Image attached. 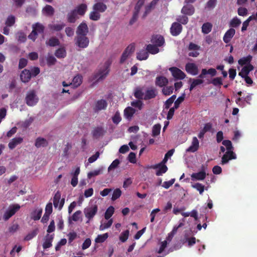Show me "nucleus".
Wrapping results in <instances>:
<instances>
[{
  "label": "nucleus",
  "mask_w": 257,
  "mask_h": 257,
  "mask_svg": "<svg viewBox=\"0 0 257 257\" xmlns=\"http://www.w3.org/2000/svg\"><path fill=\"white\" fill-rule=\"evenodd\" d=\"M222 145L226 147L227 152L222 156L221 158L222 165L227 164L228 161L232 159H235L236 158L235 154L232 151L233 147L232 143L229 140H224L222 141Z\"/></svg>",
  "instance_id": "1"
},
{
  "label": "nucleus",
  "mask_w": 257,
  "mask_h": 257,
  "mask_svg": "<svg viewBox=\"0 0 257 257\" xmlns=\"http://www.w3.org/2000/svg\"><path fill=\"white\" fill-rule=\"evenodd\" d=\"M98 207L96 204H89L84 209L85 217L88 219L87 223L92 219L97 212Z\"/></svg>",
  "instance_id": "2"
},
{
  "label": "nucleus",
  "mask_w": 257,
  "mask_h": 257,
  "mask_svg": "<svg viewBox=\"0 0 257 257\" xmlns=\"http://www.w3.org/2000/svg\"><path fill=\"white\" fill-rule=\"evenodd\" d=\"M74 41L75 45L81 49L86 48L89 43V39L85 36H76Z\"/></svg>",
  "instance_id": "3"
},
{
  "label": "nucleus",
  "mask_w": 257,
  "mask_h": 257,
  "mask_svg": "<svg viewBox=\"0 0 257 257\" xmlns=\"http://www.w3.org/2000/svg\"><path fill=\"white\" fill-rule=\"evenodd\" d=\"M111 62L109 61H107L104 64L102 68H101L98 73L96 75L95 78L97 79V81H100L103 80L108 75L109 72V66Z\"/></svg>",
  "instance_id": "4"
},
{
  "label": "nucleus",
  "mask_w": 257,
  "mask_h": 257,
  "mask_svg": "<svg viewBox=\"0 0 257 257\" xmlns=\"http://www.w3.org/2000/svg\"><path fill=\"white\" fill-rule=\"evenodd\" d=\"M26 102L29 106H34L38 102L39 98L34 90H30L28 92L26 96Z\"/></svg>",
  "instance_id": "5"
},
{
  "label": "nucleus",
  "mask_w": 257,
  "mask_h": 257,
  "mask_svg": "<svg viewBox=\"0 0 257 257\" xmlns=\"http://www.w3.org/2000/svg\"><path fill=\"white\" fill-rule=\"evenodd\" d=\"M20 208L19 204H14L10 206L8 209L6 211L3 216L5 220H8L11 217L15 214V213Z\"/></svg>",
  "instance_id": "6"
},
{
  "label": "nucleus",
  "mask_w": 257,
  "mask_h": 257,
  "mask_svg": "<svg viewBox=\"0 0 257 257\" xmlns=\"http://www.w3.org/2000/svg\"><path fill=\"white\" fill-rule=\"evenodd\" d=\"M135 51V46L133 45H130L123 52L120 59V63L123 64L127 59L131 56Z\"/></svg>",
  "instance_id": "7"
},
{
  "label": "nucleus",
  "mask_w": 257,
  "mask_h": 257,
  "mask_svg": "<svg viewBox=\"0 0 257 257\" xmlns=\"http://www.w3.org/2000/svg\"><path fill=\"white\" fill-rule=\"evenodd\" d=\"M65 202V199H61V193L60 192L57 191L53 198V204L55 208L58 207L59 210H61L63 207Z\"/></svg>",
  "instance_id": "8"
},
{
  "label": "nucleus",
  "mask_w": 257,
  "mask_h": 257,
  "mask_svg": "<svg viewBox=\"0 0 257 257\" xmlns=\"http://www.w3.org/2000/svg\"><path fill=\"white\" fill-rule=\"evenodd\" d=\"M169 70L175 79L182 80L186 77L185 74L180 69L176 67H171Z\"/></svg>",
  "instance_id": "9"
},
{
  "label": "nucleus",
  "mask_w": 257,
  "mask_h": 257,
  "mask_svg": "<svg viewBox=\"0 0 257 257\" xmlns=\"http://www.w3.org/2000/svg\"><path fill=\"white\" fill-rule=\"evenodd\" d=\"M89 31L88 26L85 22L81 23L77 28L76 36H86Z\"/></svg>",
  "instance_id": "10"
},
{
  "label": "nucleus",
  "mask_w": 257,
  "mask_h": 257,
  "mask_svg": "<svg viewBox=\"0 0 257 257\" xmlns=\"http://www.w3.org/2000/svg\"><path fill=\"white\" fill-rule=\"evenodd\" d=\"M185 70L192 75H197L199 72L198 67L193 63H187L185 66Z\"/></svg>",
  "instance_id": "11"
},
{
  "label": "nucleus",
  "mask_w": 257,
  "mask_h": 257,
  "mask_svg": "<svg viewBox=\"0 0 257 257\" xmlns=\"http://www.w3.org/2000/svg\"><path fill=\"white\" fill-rule=\"evenodd\" d=\"M151 41L152 44L158 47H161L165 43V40L164 37L160 35L153 36Z\"/></svg>",
  "instance_id": "12"
},
{
  "label": "nucleus",
  "mask_w": 257,
  "mask_h": 257,
  "mask_svg": "<svg viewBox=\"0 0 257 257\" xmlns=\"http://www.w3.org/2000/svg\"><path fill=\"white\" fill-rule=\"evenodd\" d=\"M106 131L102 126H97L93 128L91 132L93 137L95 139H98L102 137Z\"/></svg>",
  "instance_id": "13"
},
{
  "label": "nucleus",
  "mask_w": 257,
  "mask_h": 257,
  "mask_svg": "<svg viewBox=\"0 0 257 257\" xmlns=\"http://www.w3.org/2000/svg\"><path fill=\"white\" fill-rule=\"evenodd\" d=\"M182 30V25L177 22L173 23L170 28V31L173 36H178Z\"/></svg>",
  "instance_id": "14"
},
{
  "label": "nucleus",
  "mask_w": 257,
  "mask_h": 257,
  "mask_svg": "<svg viewBox=\"0 0 257 257\" xmlns=\"http://www.w3.org/2000/svg\"><path fill=\"white\" fill-rule=\"evenodd\" d=\"M199 142L196 137L193 138L191 145L186 149V152L194 153L197 151L199 148Z\"/></svg>",
  "instance_id": "15"
},
{
  "label": "nucleus",
  "mask_w": 257,
  "mask_h": 257,
  "mask_svg": "<svg viewBox=\"0 0 257 257\" xmlns=\"http://www.w3.org/2000/svg\"><path fill=\"white\" fill-rule=\"evenodd\" d=\"M43 209L40 207L35 208L30 214L31 218L34 220H38L40 219Z\"/></svg>",
  "instance_id": "16"
},
{
  "label": "nucleus",
  "mask_w": 257,
  "mask_h": 257,
  "mask_svg": "<svg viewBox=\"0 0 257 257\" xmlns=\"http://www.w3.org/2000/svg\"><path fill=\"white\" fill-rule=\"evenodd\" d=\"M31 77V73L30 71L26 69L23 70L20 75L21 80L24 83L29 82L30 80Z\"/></svg>",
  "instance_id": "17"
},
{
  "label": "nucleus",
  "mask_w": 257,
  "mask_h": 257,
  "mask_svg": "<svg viewBox=\"0 0 257 257\" xmlns=\"http://www.w3.org/2000/svg\"><path fill=\"white\" fill-rule=\"evenodd\" d=\"M107 106V103L106 100L101 99L98 100L94 106V110L95 111H99L101 110L105 109Z\"/></svg>",
  "instance_id": "18"
},
{
  "label": "nucleus",
  "mask_w": 257,
  "mask_h": 257,
  "mask_svg": "<svg viewBox=\"0 0 257 257\" xmlns=\"http://www.w3.org/2000/svg\"><path fill=\"white\" fill-rule=\"evenodd\" d=\"M235 33V31L233 28L229 29L224 34L223 40L225 43H229L231 38L233 37Z\"/></svg>",
  "instance_id": "19"
},
{
  "label": "nucleus",
  "mask_w": 257,
  "mask_h": 257,
  "mask_svg": "<svg viewBox=\"0 0 257 257\" xmlns=\"http://www.w3.org/2000/svg\"><path fill=\"white\" fill-rule=\"evenodd\" d=\"M157 94V91L156 89L151 88L148 89L146 91L144 99L148 100L153 98H155Z\"/></svg>",
  "instance_id": "20"
},
{
  "label": "nucleus",
  "mask_w": 257,
  "mask_h": 257,
  "mask_svg": "<svg viewBox=\"0 0 257 257\" xmlns=\"http://www.w3.org/2000/svg\"><path fill=\"white\" fill-rule=\"evenodd\" d=\"M253 69V66L250 64H248L242 68L241 71L239 73V75L241 77L248 76L249 72L252 70Z\"/></svg>",
  "instance_id": "21"
},
{
  "label": "nucleus",
  "mask_w": 257,
  "mask_h": 257,
  "mask_svg": "<svg viewBox=\"0 0 257 257\" xmlns=\"http://www.w3.org/2000/svg\"><path fill=\"white\" fill-rule=\"evenodd\" d=\"M107 9V6L102 2H98L93 6V10L98 13H103Z\"/></svg>",
  "instance_id": "22"
},
{
  "label": "nucleus",
  "mask_w": 257,
  "mask_h": 257,
  "mask_svg": "<svg viewBox=\"0 0 257 257\" xmlns=\"http://www.w3.org/2000/svg\"><path fill=\"white\" fill-rule=\"evenodd\" d=\"M194 8L191 5L184 6L181 10V13L182 14L189 16L192 15L194 14Z\"/></svg>",
  "instance_id": "23"
},
{
  "label": "nucleus",
  "mask_w": 257,
  "mask_h": 257,
  "mask_svg": "<svg viewBox=\"0 0 257 257\" xmlns=\"http://www.w3.org/2000/svg\"><path fill=\"white\" fill-rule=\"evenodd\" d=\"M23 138L21 137L13 139L9 143V147L10 149H14L17 145L20 144L23 142Z\"/></svg>",
  "instance_id": "24"
},
{
  "label": "nucleus",
  "mask_w": 257,
  "mask_h": 257,
  "mask_svg": "<svg viewBox=\"0 0 257 257\" xmlns=\"http://www.w3.org/2000/svg\"><path fill=\"white\" fill-rule=\"evenodd\" d=\"M87 9L86 4H82L77 7L74 11L76 12L77 15L80 16H83L85 13Z\"/></svg>",
  "instance_id": "25"
},
{
  "label": "nucleus",
  "mask_w": 257,
  "mask_h": 257,
  "mask_svg": "<svg viewBox=\"0 0 257 257\" xmlns=\"http://www.w3.org/2000/svg\"><path fill=\"white\" fill-rule=\"evenodd\" d=\"M48 144V142L45 139L39 137L36 140L35 146L39 148L46 147Z\"/></svg>",
  "instance_id": "26"
},
{
  "label": "nucleus",
  "mask_w": 257,
  "mask_h": 257,
  "mask_svg": "<svg viewBox=\"0 0 257 257\" xmlns=\"http://www.w3.org/2000/svg\"><path fill=\"white\" fill-rule=\"evenodd\" d=\"M206 177V173L204 171H200L198 173H193L191 175L192 180H202Z\"/></svg>",
  "instance_id": "27"
},
{
  "label": "nucleus",
  "mask_w": 257,
  "mask_h": 257,
  "mask_svg": "<svg viewBox=\"0 0 257 257\" xmlns=\"http://www.w3.org/2000/svg\"><path fill=\"white\" fill-rule=\"evenodd\" d=\"M82 76L79 75H77L73 78L72 81L70 85H72L74 88H76L80 86L82 83Z\"/></svg>",
  "instance_id": "28"
},
{
  "label": "nucleus",
  "mask_w": 257,
  "mask_h": 257,
  "mask_svg": "<svg viewBox=\"0 0 257 257\" xmlns=\"http://www.w3.org/2000/svg\"><path fill=\"white\" fill-rule=\"evenodd\" d=\"M67 20L69 23H74L78 19V15L74 10L67 14Z\"/></svg>",
  "instance_id": "29"
},
{
  "label": "nucleus",
  "mask_w": 257,
  "mask_h": 257,
  "mask_svg": "<svg viewBox=\"0 0 257 257\" xmlns=\"http://www.w3.org/2000/svg\"><path fill=\"white\" fill-rule=\"evenodd\" d=\"M168 83V79L164 76H159L156 78V84L160 87H163Z\"/></svg>",
  "instance_id": "30"
},
{
  "label": "nucleus",
  "mask_w": 257,
  "mask_h": 257,
  "mask_svg": "<svg viewBox=\"0 0 257 257\" xmlns=\"http://www.w3.org/2000/svg\"><path fill=\"white\" fill-rule=\"evenodd\" d=\"M135 112L136 110L135 109L131 107H127L124 110V117L127 119H130Z\"/></svg>",
  "instance_id": "31"
},
{
  "label": "nucleus",
  "mask_w": 257,
  "mask_h": 257,
  "mask_svg": "<svg viewBox=\"0 0 257 257\" xmlns=\"http://www.w3.org/2000/svg\"><path fill=\"white\" fill-rule=\"evenodd\" d=\"M158 47V46L153 44H149L146 47V51L148 53H150L152 54H156L159 52V49Z\"/></svg>",
  "instance_id": "32"
},
{
  "label": "nucleus",
  "mask_w": 257,
  "mask_h": 257,
  "mask_svg": "<svg viewBox=\"0 0 257 257\" xmlns=\"http://www.w3.org/2000/svg\"><path fill=\"white\" fill-rule=\"evenodd\" d=\"M42 11L43 14L47 16H52L54 15V9L50 5H46L43 9Z\"/></svg>",
  "instance_id": "33"
},
{
  "label": "nucleus",
  "mask_w": 257,
  "mask_h": 257,
  "mask_svg": "<svg viewBox=\"0 0 257 257\" xmlns=\"http://www.w3.org/2000/svg\"><path fill=\"white\" fill-rule=\"evenodd\" d=\"M149 54L148 52L145 50H141L137 53V58L139 60H146L148 57Z\"/></svg>",
  "instance_id": "34"
},
{
  "label": "nucleus",
  "mask_w": 257,
  "mask_h": 257,
  "mask_svg": "<svg viewBox=\"0 0 257 257\" xmlns=\"http://www.w3.org/2000/svg\"><path fill=\"white\" fill-rule=\"evenodd\" d=\"M53 239V236L52 235L47 234L46 236L45 240L43 244V248L46 249L51 247Z\"/></svg>",
  "instance_id": "35"
},
{
  "label": "nucleus",
  "mask_w": 257,
  "mask_h": 257,
  "mask_svg": "<svg viewBox=\"0 0 257 257\" xmlns=\"http://www.w3.org/2000/svg\"><path fill=\"white\" fill-rule=\"evenodd\" d=\"M65 26V24L63 23H62L60 24H50L49 25V28L50 29L53 31H60L62 30Z\"/></svg>",
  "instance_id": "36"
},
{
  "label": "nucleus",
  "mask_w": 257,
  "mask_h": 257,
  "mask_svg": "<svg viewBox=\"0 0 257 257\" xmlns=\"http://www.w3.org/2000/svg\"><path fill=\"white\" fill-rule=\"evenodd\" d=\"M46 44L47 45L49 46L54 47L59 46L60 45V42L59 40L56 37H52L46 42Z\"/></svg>",
  "instance_id": "37"
},
{
  "label": "nucleus",
  "mask_w": 257,
  "mask_h": 257,
  "mask_svg": "<svg viewBox=\"0 0 257 257\" xmlns=\"http://www.w3.org/2000/svg\"><path fill=\"white\" fill-rule=\"evenodd\" d=\"M212 25L210 23H205L202 26V32L205 34H207L211 32Z\"/></svg>",
  "instance_id": "38"
},
{
  "label": "nucleus",
  "mask_w": 257,
  "mask_h": 257,
  "mask_svg": "<svg viewBox=\"0 0 257 257\" xmlns=\"http://www.w3.org/2000/svg\"><path fill=\"white\" fill-rule=\"evenodd\" d=\"M16 17L13 15H10L6 20L5 24L7 27H12L15 24Z\"/></svg>",
  "instance_id": "39"
},
{
  "label": "nucleus",
  "mask_w": 257,
  "mask_h": 257,
  "mask_svg": "<svg viewBox=\"0 0 257 257\" xmlns=\"http://www.w3.org/2000/svg\"><path fill=\"white\" fill-rule=\"evenodd\" d=\"M33 30L38 33H42L44 32V27L41 24L37 23L32 26Z\"/></svg>",
  "instance_id": "40"
},
{
  "label": "nucleus",
  "mask_w": 257,
  "mask_h": 257,
  "mask_svg": "<svg viewBox=\"0 0 257 257\" xmlns=\"http://www.w3.org/2000/svg\"><path fill=\"white\" fill-rule=\"evenodd\" d=\"M55 55L58 58H64L66 55V50L64 48H59L56 51Z\"/></svg>",
  "instance_id": "41"
},
{
  "label": "nucleus",
  "mask_w": 257,
  "mask_h": 257,
  "mask_svg": "<svg viewBox=\"0 0 257 257\" xmlns=\"http://www.w3.org/2000/svg\"><path fill=\"white\" fill-rule=\"evenodd\" d=\"M192 188L199 191L200 194H202L204 190V186L199 183H196L191 185Z\"/></svg>",
  "instance_id": "42"
},
{
  "label": "nucleus",
  "mask_w": 257,
  "mask_h": 257,
  "mask_svg": "<svg viewBox=\"0 0 257 257\" xmlns=\"http://www.w3.org/2000/svg\"><path fill=\"white\" fill-rule=\"evenodd\" d=\"M112 222L113 221L111 219L109 220L108 221H105L104 222H102V221H101V224L99 226V229L100 230H103L105 229L110 227L112 224Z\"/></svg>",
  "instance_id": "43"
},
{
  "label": "nucleus",
  "mask_w": 257,
  "mask_h": 257,
  "mask_svg": "<svg viewBox=\"0 0 257 257\" xmlns=\"http://www.w3.org/2000/svg\"><path fill=\"white\" fill-rule=\"evenodd\" d=\"M108 237L107 233L103 234L98 235L95 239L96 243H101L104 242Z\"/></svg>",
  "instance_id": "44"
},
{
  "label": "nucleus",
  "mask_w": 257,
  "mask_h": 257,
  "mask_svg": "<svg viewBox=\"0 0 257 257\" xmlns=\"http://www.w3.org/2000/svg\"><path fill=\"white\" fill-rule=\"evenodd\" d=\"M96 11L93 10L89 14V18L93 21H97L100 18V15Z\"/></svg>",
  "instance_id": "45"
},
{
  "label": "nucleus",
  "mask_w": 257,
  "mask_h": 257,
  "mask_svg": "<svg viewBox=\"0 0 257 257\" xmlns=\"http://www.w3.org/2000/svg\"><path fill=\"white\" fill-rule=\"evenodd\" d=\"M114 208L112 206L109 207L104 214V217L106 219H109L114 213Z\"/></svg>",
  "instance_id": "46"
},
{
  "label": "nucleus",
  "mask_w": 257,
  "mask_h": 257,
  "mask_svg": "<svg viewBox=\"0 0 257 257\" xmlns=\"http://www.w3.org/2000/svg\"><path fill=\"white\" fill-rule=\"evenodd\" d=\"M161 126L160 124L154 125L152 129V135L154 137L158 136L160 133Z\"/></svg>",
  "instance_id": "47"
},
{
  "label": "nucleus",
  "mask_w": 257,
  "mask_h": 257,
  "mask_svg": "<svg viewBox=\"0 0 257 257\" xmlns=\"http://www.w3.org/2000/svg\"><path fill=\"white\" fill-rule=\"evenodd\" d=\"M139 13V8L138 9V7H137L136 8V10L134 13L133 17L130 21L129 24L130 25H133L137 21V20L138 18Z\"/></svg>",
  "instance_id": "48"
},
{
  "label": "nucleus",
  "mask_w": 257,
  "mask_h": 257,
  "mask_svg": "<svg viewBox=\"0 0 257 257\" xmlns=\"http://www.w3.org/2000/svg\"><path fill=\"white\" fill-rule=\"evenodd\" d=\"M134 96L138 99H144V94L142 90L140 88H137L134 93Z\"/></svg>",
  "instance_id": "49"
},
{
  "label": "nucleus",
  "mask_w": 257,
  "mask_h": 257,
  "mask_svg": "<svg viewBox=\"0 0 257 257\" xmlns=\"http://www.w3.org/2000/svg\"><path fill=\"white\" fill-rule=\"evenodd\" d=\"M252 57L251 56H248L246 57L242 58L238 60V64L241 65H243L245 64H248L249 63L251 60Z\"/></svg>",
  "instance_id": "50"
},
{
  "label": "nucleus",
  "mask_w": 257,
  "mask_h": 257,
  "mask_svg": "<svg viewBox=\"0 0 257 257\" xmlns=\"http://www.w3.org/2000/svg\"><path fill=\"white\" fill-rule=\"evenodd\" d=\"M38 229H35L29 233L25 237V240H30L35 237L38 233Z\"/></svg>",
  "instance_id": "51"
},
{
  "label": "nucleus",
  "mask_w": 257,
  "mask_h": 257,
  "mask_svg": "<svg viewBox=\"0 0 257 257\" xmlns=\"http://www.w3.org/2000/svg\"><path fill=\"white\" fill-rule=\"evenodd\" d=\"M176 20L178 22L185 25L187 24L188 22V18L186 16H179L177 18Z\"/></svg>",
  "instance_id": "52"
},
{
  "label": "nucleus",
  "mask_w": 257,
  "mask_h": 257,
  "mask_svg": "<svg viewBox=\"0 0 257 257\" xmlns=\"http://www.w3.org/2000/svg\"><path fill=\"white\" fill-rule=\"evenodd\" d=\"M185 94L183 93L181 96L179 97L177 99V100L174 102V106L175 107V108H178L179 107L180 104L184 101L185 99Z\"/></svg>",
  "instance_id": "53"
},
{
  "label": "nucleus",
  "mask_w": 257,
  "mask_h": 257,
  "mask_svg": "<svg viewBox=\"0 0 257 257\" xmlns=\"http://www.w3.org/2000/svg\"><path fill=\"white\" fill-rule=\"evenodd\" d=\"M208 83H212L214 86H220L222 84V79L221 77L214 78Z\"/></svg>",
  "instance_id": "54"
},
{
  "label": "nucleus",
  "mask_w": 257,
  "mask_h": 257,
  "mask_svg": "<svg viewBox=\"0 0 257 257\" xmlns=\"http://www.w3.org/2000/svg\"><path fill=\"white\" fill-rule=\"evenodd\" d=\"M189 82L191 83L195 87L202 84L204 80L200 79L190 78Z\"/></svg>",
  "instance_id": "55"
},
{
  "label": "nucleus",
  "mask_w": 257,
  "mask_h": 257,
  "mask_svg": "<svg viewBox=\"0 0 257 257\" xmlns=\"http://www.w3.org/2000/svg\"><path fill=\"white\" fill-rule=\"evenodd\" d=\"M121 194V190L117 188L114 190L113 192V194L111 197V200L113 201L115 200L117 198H118Z\"/></svg>",
  "instance_id": "56"
},
{
  "label": "nucleus",
  "mask_w": 257,
  "mask_h": 257,
  "mask_svg": "<svg viewBox=\"0 0 257 257\" xmlns=\"http://www.w3.org/2000/svg\"><path fill=\"white\" fill-rule=\"evenodd\" d=\"M159 168H160L159 170L156 172V175L158 176L166 173L168 170V168L165 165H161Z\"/></svg>",
  "instance_id": "57"
},
{
  "label": "nucleus",
  "mask_w": 257,
  "mask_h": 257,
  "mask_svg": "<svg viewBox=\"0 0 257 257\" xmlns=\"http://www.w3.org/2000/svg\"><path fill=\"white\" fill-rule=\"evenodd\" d=\"M47 63L48 66L53 65L56 62V59L52 55H48L47 57Z\"/></svg>",
  "instance_id": "58"
},
{
  "label": "nucleus",
  "mask_w": 257,
  "mask_h": 257,
  "mask_svg": "<svg viewBox=\"0 0 257 257\" xmlns=\"http://www.w3.org/2000/svg\"><path fill=\"white\" fill-rule=\"evenodd\" d=\"M173 86L166 87L163 88L162 92L165 95H169L173 93Z\"/></svg>",
  "instance_id": "59"
},
{
  "label": "nucleus",
  "mask_w": 257,
  "mask_h": 257,
  "mask_svg": "<svg viewBox=\"0 0 257 257\" xmlns=\"http://www.w3.org/2000/svg\"><path fill=\"white\" fill-rule=\"evenodd\" d=\"M129 230H126L121 233L119 236V239L123 242H125L128 238Z\"/></svg>",
  "instance_id": "60"
},
{
  "label": "nucleus",
  "mask_w": 257,
  "mask_h": 257,
  "mask_svg": "<svg viewBox=\"0 0 257 257\" xmlns=\"http://www.w3.org/2000/svg\"><path fill=\"white\" fill-rule=\"evenodd\" d=\"M241 24V21L237 18H234L230 22V26L232 27H237Z\"/></svg>",
  "instance_id": "61"
},
{
  "label": "nucleus",
  "mask_w": 257,
  "mask_h": 257,
  "mask_svg": "<svg viewBox=\"0 0 257 257\" xmlns=\"http://www.w3.org/2000/svg\"><path fill=\"white\" fill-rule=\"evenodd\" d=\"M120 162L119 160L115 159L114 161L112 162V163L110 164V165L108 168V171H110V170H114L116 168L118 165L119 164Z\"/></svg>",
  "instance_id": "62"
},
{
  "label": "nucleus",
  "mask_w": 257,
  "mask_h": 257,
  "mask_svg": "<svg viewBox=\"0 0 257 257\" xmlns=\"http://www.w3.org/2000/svg\"><path fill=\"white\" fill-rule=\"evenodd\" d=\"M112 121L115 124H118L121 120V117L118 112H116L112 118Z\"/></svg>",
  "instance_id": "63"
},
{
  "label": "nucleus",
  "mask_w": 257,
  "mask_h": 257,
  "mask_svg": "<svg viewBox=\"0 0 257 257\" xmlns=\"http://www.w3.org/2000/svg\"><path fill=\"white\" fill-rule=\"evenodd\" d=\"M66 35L69 37H72L74 34V31L73 28L70 27H67L65 30Z\"/></svg>",
  "instance_id": "64"
}]
</instances>
